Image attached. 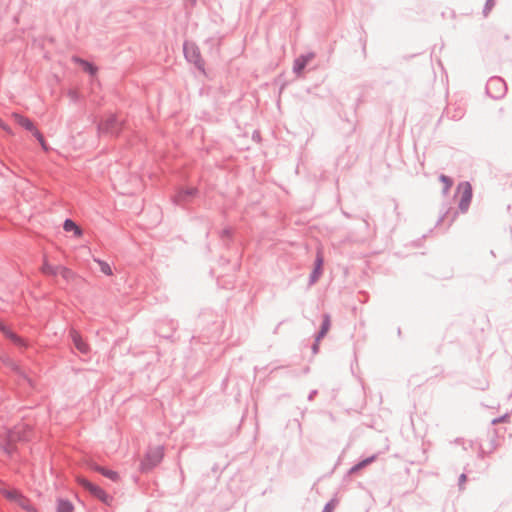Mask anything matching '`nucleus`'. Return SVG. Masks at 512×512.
<instances>
[{"label": "nucleus", "mask_w": 512, "mask_h": 512, "mask_svg": "<svg viewBox=\"0 0 512 512\" xmlns=\"http://www.w3.org/2000/svg\"><path fill=\"white\" fill-rule=\"evenodd\" d=\"M124 125L125 121H120L116 114H110L98 123L97 132L99 136L105 135L117 138L122 133Z\"/></svg>", "instance_id": "1"}, {"label": "nucleus", "mask_w": 512, "mask_h": 512, "mask_svg": "<svg viewBox=\"0 0 512 512\" xmlns=\"http://www.w3.org/2000/svg\"><path fill=\"white\" fill-rule=\"evenodd\" d=\"M164 449L162 446L150 448L140 463V470L147 473L153 470L163 459Z\"/></svg>", "instance_id": "2"}, {"label": "nucleus", "mask_w": 512, "mask_h": 512, "mask_svg": "<svg viewBox=\"0 0 512 512\" xmlns=\"http://www.w3.org/2000/svg\"><path fill=\"white\" fill-rule=\"evenodd\" d=\"M183 53L186 60L195 65V67L204 72L205 70V62L201 56L199 47L189 41H185L183 44Z\"/></svg>", "instance_id": "3"}, {"label": "nucleus", "mask_w": 512, "mask_h": 512, "mask_svg": "<svg viewBox=\"0 0 512 512\" xmlns=\"http://www.w3.org/2000/svg\"><path fill=\"white\" fill-rule=\"evenodd\" d=\"M486 93L492 99H501L507 93V84L503 78L493 76L487 81Z\"/></svg>", "instance_id": "4"}, {"label": "nucleus", "mask_w": 512, "mask_h": 512, "mask_svg": "<svg viewBox=\"0 0 512 512\" xmlns=\"http://www.w3.org/2000/svg\"><path fill=\"white\" fill-rule=\"evenodd\" d=\"M79 484L85 490L89 491L90 494H92L94 497L101 500L103 503L108 504L112 500V497L109 494H107L101 487L93 484L92 482L85 478H80Z\"/></svg>", "instance_id": "5"}, {"label": "nucleus", "mask_w": 512, "mask_h": 512, "mask_svg": "<svg viewBox=\"0 0 512 512\" xmlns=\"http://www.w3.org/2000/svg\"><path fill=\"white\" fill-rule=\"evenodd\" d=\"M0 332L16 346L20 348H27L28 343L19 335L10 330L3 322L0 321Z\"/></svg>", "instance_id": "6"}, {"label": "nucleus", "mask_w": 512, "mask_h": 512, "mask_svg": "<svg viewBox=\"0 0 512 512\" xmlns=\"http://www.w3.org/2000/svg\"><path fill=\"white\" fill-rule=\"evenodd\" d=\"M69 336L75 346V348L84 355H87L90 352L89 345L83 340L82 336L75 329H71L69 331Z\"/></svg>", "instance_id": "7"}, {"label": "nucleus", "mask_w": 512, "mask_h": 512, "mask_svg": "<svg viewBox=\"0 0 512 512\" xmlns=\"http://www.w3.org/2000/svg\"><path fill=\"white\" fill-rule=\"evenodd\" d=\"M323 264H324V258L322 256V253L320 251H318L316 254V259H315V263H314V269L312 270V272L309 276L310 285L315 284L318 281V279L320 278V276L322 274Z\"/></svg>", "instance_id": "8"}, {"label": "nucleus", "mask_w": 512, "mask_h": 512, "mask_svg": "<svg viewBox=\"0 0 512 512\" xmlns=\"http://www.w3.org/2000/svg\"><path fill=\"white\" fill-rule=\"evenodd\" d=\"M72 60L74 63L79 64L82 67V69L89 75H91V76L96 75L98 68L93 63H91L85 59H82L78 56H73Z\"/></svg>", "instance_id": "9"}, {"label": "nucleus", "mask_w": 512, "mask_h": 512, "mask_svg": "<svg viewBox=\"0 0 512 512\" xmlns=\"http://www.w3.org/2000/svg\"><path fill=\"white\" fill-rule=\"evenodd\" d=\"M313 54H306V55H300L298 58L295 59L293 64V71L296 74H300L304 68L306 67L307 63L310 59H312Z\"/></svg>", "instance_id": "10"}, {"label": "nucleus", "mask_w": 512, "mask_h": 512, "mask_svg": "<svg viewBox=\"0 0 512 512\" xmlns=\"http://www.w3.org/2000/svg\"><path fill=\"white\" fill-rule=\"evenodd\" d=\"M330 327H331L330 315L329 314H324L320 330L316 334V341L317 342H320L321 339H323L326 336V334L328 333Z\"/></svg>", "instance_id": "11"}, {"label": "nucleus", "mask_w": 512, "mask_h": 512, "mask_svg": "<svg viewBox=\"0 0 512 512\" xmlns=\"http://www.w3.org/2000/svg\"><path fill=\"white\" fill-rule=\"evenodd\" d=\"M63 229L66 232H73L77 237L81 236L83 233L82 229L72 219H66L64 221Z\"/></svg>", "instance_id": "12"}, {"label": "nucleus", "mask_w": 512, "mask_h": 512, "mask_svg": "<svg viewBox=\"0 0 512 512\" xmlns=\"http://www.w3.org/2000/svg\"><path fill=\"white\" fill-rule=\"evenodd\" d=\"M376 459V456H370V457H367L363 460H361L360 462H358L357 464H355L354 466H352L349 470V474H355L357 473L358 471H360L361 469L365 468L366 466H368L369 464H371L372 462H374V460Z\"/></svg>", "instance_id": "13"}, {"label": "nucleus", "mask_w": 512, "mask_h": 512, "mask_svg": "<svg viewBox=\"0 0 512 512\" xmlns=\"http://www.w3.org/2000/svg\"><path fill=\"white\" fill-rule=\"evenodd\" d=\"M74 506L71 501L63 498L57 500L56 512H73Z\"/></svg>", "instance_id": "14"}, {"label": "nucleus", "mask_w": 512, "mask_h": 512, "mask_svg": "<svg viewBox=\"0 0 512 512\" xmlns=\"http://www.w3.org/2000/svg\"><path fill=\"white\" fill-rule=\"evenodd\" d=\"M94 469L97 472L101 473L106 478H108V479H110V480H112L114 482H116L119 479L118 473L113 471V470H109V469L103 468V467L98 466V465H96Z\"/></svg>", "instance_id": "15"}, {"label": "nucleus", "mask_w": 512, "mask_h": 512, "mask_svg": "<svg viewBox=\"0 0 512 512\" xmlns=\"http://www.w3.org/2000/svg\"><path fill=\"white\" fill-rule=\"evenodd\" d=\"M59 268H60V265L54 266V265H51L49 262L44 261V263L42 265V268H41V271L45 275L57 276L58 272H59Z\"/></svg>", "instance_id": "16"}, {"label": "nucleus", "mask_w": 512, "mask_h": 512, "mask_svg": "<svg viewBox=\"0 0 512 512\" xmlns=\"http://www.w3.org/2000/svg\"><path fill=\"white\" fill-rule=\"evenodd\" d=\"M472 196L473 194H462V197L459 201V210L462 212V213H465L468 211L469 209V206L471 204V201H472Z\"/></svg>", "instance_id": "17"}, {"label": "nucleus", "mask_w": 512, "mask_h": 512, "mask_svg": "<svg viewBox=\"0 0 512 512\" xmlns=\"http://www.w3.org/2000/svg\"><path fill=\"white\" fill-rule=\"evenodd\" d=\"M17 123L27 131L35 130L34 123L25 116L17 115Z\"/></svg>", "instance_id": "18"}, {"label": "nucleus", "mask_w": 512, "mask_h": 512, "mask_svg": "<svg viewBox=\"0 0 512 512\" xmlns=\"http://www.w3.org/2000/svg\"><path fill=\"white\" fill-rule=\"evenodd\" d=\"M0 493L8 500H11V501H14V502H17L18 499L20 498V496L22 495L19 491L17 490H8L6 488H4L3 490H0Z\"/></svg>", "instance_id": "19"}, {"label": "nucleus", "mask_w": 512, "mask_h": 512, "mask_svg": "<svg viewBox=\"0 0 512 512\" xmlns=\"http://www.w3.org/2000/svg\"><path fill=\"white\" fill-rule=\"evenodd\" d=\"M94 261L99 265L100 270L103 274L107 276H111L113 274V271L107 262L98 258H94Z\"/></svg>", "instance_id": "20"}, {"label": "nucleus", "mask_w": 512, "mask_h": 512, "mask_svg": "<svg viewBox=\"0 0 512 512\" xmlns=\"http://www.w3.org/2000/svg\"><path fill=\"white\" fill-rule=\"evenodd\" d=\"M22 509H24L25 511H28V512H35V509L33 508V506L31 505V503L29 502V500L24 497L23 495L20 496V498L18 499V501L16 502Z\"/></svg>", "instance_id": "21"}, {"label": "nucleus", "mask_w": 512, "mask_h": 512, "mask_svg": "<svg viewBox=\"0 0 512 512\" xmlns=\"http://www.w3.org/2000/svg\"><path fill=\"white\" fill-rule=\"evenodd\" d=\"M439 180L443 183L442 192H448L451 189V187L453 186V180L449 176L441 174L439 176Z\"/></svg>", "instance_id": "22"}, {"label": "nucleus", "mask_w": 512, "mask_h": 512, "mask_svg": "<svg viewBox=\"0 0 512 512\" xmlns=\"http://www.w3.org/2000/svg\"><path fill=\"white\" fill-rule=\"evenodd\" d=\"M455 192H472V186L470 182L462 181L457 185Z\"/></svg>", "instance_id": "23"}, {"label": "nucleus", "mask_w": 512, "mask_h": 512, "mask_svg": "<svg viewBox=\"0 0 512 512\" xmlns=\"http://www.w3.org/2000/svg\"><path fill=\"white\" fill-rule=\"evenodd\" d=\"M496 4V0H486L484 8H483V16L487 17L491 10L494 8Z\"/></svg>", "instance_id": "24"}, {"label": "nucleus", "mask_w": 512, "mask_h": 512, "mask_svg": "<svg viewBox=\"0 0 512 512\" xmlns=\"http://www.w3.org/2000/svg\"><path fill=\"white\" fill-rule=\"evenodd\" d=\"M58 274H60L65 280H69L73 276L71 269L61 265Z\"/></svg>", "instance_id": "25"}, {"label": "nucleus", "mask_w": 512, "mask_h": 512, "mask_svg": "<svg viewBox=\"0 0 512 512\" xmlns=\"http://www.w3.org/2000/svg\"><path fill=\"white\" fill-rule=\"evenodd\" d=\"M499 446V442L497 437H492V439L489 441L487 452L492 453L496 448Z\"/></svg>", "instance_id": "26"}, {"label": "nucleus", "mask_w": 512, "mask_h": 512, "mask_svg": "<svg viewBox=\"0 0 512 512\" xmlns=\"http://www.w3.org/2000/svg\"><path fill=\"white\" fill-rule=\"evenodd\" d=\"M3 450L7 455H12L15 452L16 447L11 443V441H7V443L3 446Z\"/></svg>", "instance_id": "27"}, {"label": "nucleus", "mask_w": 512, "mask_h": 512, "mask_svg": "<svg viewBox=\"0 0 512 512\" xmlns=\"http://www.w3.org/2000/svg\"><path fill=\"white\" fill-rule=\"evenodd\" d=\"M336 507V500L332 499L323 508L322 512H333Z\"/></svg>", "instance_id": "28"}, {"label": "nucleus", "mask_w": 512, "mask_h": 512, "mask_svg": "<svg viewBox=\"0 0 512 512\" xmlns=\"http://www.w3.org/2000/svg\"><path fill=\"white\" fill-rule=\"evenodd\" d=\"M232 229L230 227H227V228H224L220 234V237L225 240V239H231L232 237Z\"/></svg>", "instance_id": "29"}, {"label": "nucleus", "mask_w": 512, "mask_h": 512, "mask_svg": "<svg viewBox=\"0 0 512 512\" xmlns=\"http://www.w3.org/2000/svg\"><path fill=\"white\" fill-rule=\"evenodd\" d=\"M192 195L193 194H182V193L174 194V197L172 198V201L174 202V204L180 205L183 197H185V196H192Z\"/></svg>", "instance_id": "30"}, {"label": "nucleus", "mask_w": 512, "mask_h": 512, "mask_svg": "<svg viewBox=\"0 0 512 512\" xmlns=\"http://www.w3.org/2000/svg\"><path fill=\"white\" fill-rule=\"evenodd\" d=\"M509 418V415L508 414H505L503 416H500L498 418H494L492 421H491V424L492 425H496V424H499V423H502V422H505L507 421V419Z\"/></svg>", "instance_id": "31"}, {"label": "nucleus", "mask_w": 512, "mask_h": 512, "mask_svg": "<svg viewBox=\"0 0 512 512\" xmlns=\"http://www.w3.org/2000/svg\"><path fill=\"white\" fill-rule=\"evenodd\" d=\"M68 96L71 98V100L73 102H77L78 99H79V95H78V92L75 91V90H69L68 91Z\"/></svg>", "instance_id": "32"}, {"label": "nucleus", "mask_w": 512, "mask_h": 512, "mask_svg": "<svg viewBox=\"0 0 512 512\" xmlns=\"http://www.w3.org/2000/svg\"><path fill=\"white\" fill-rule=\"evenodd\" d=\"M466 474L462 473L460 476H459V482H458V486H459V489L462 490L464 489V483L466 482Z\"/></svg>", "instance_id": "33"}, {"label": "nucleus", "mask_w": 512, "mask_h": 512, "mask_svg": "<svg viewBox=\"0 0 512 512\" xmlns=\"http://www.w3.org/2000/svg\"><path fill=\"white\" fill-rule=\"evenodd\" d=\"M464 112L462 109L456 110L455 114L452 115L453 119H460L463 116Z\"/></svg>", "instance_id": "34"}, {"label": "nucleus", "mask_w": 512, "mask_h": 512, "mask_svg": "<svg viewBox=\"0 0 512 512\" xmlns=\"http://www.w3.org/2000/svg\"><path fill=\"white\" fill-rule=\"evenodd\" d=\"M36 139H42L43 134L35 127V130L31 131Z\"/></svg>", "instance_id": "35"}, {"label": "nucleus", "mask_w": 512, "mask_h": 512, "mask_svg": "<svg viewBox=\"0 0 512 512\" xmlns=\"http://www.w3.org/2000/svg\"><path fill=\"white\" fill-rule=\"evenodd\" d=\"M317 394H318V391H317L316 389H314V390L310 391V393H309V395H308V400H309V401H312V400L315 398V396H316Z\"/></svg>", "instance_id": "36"}, {"label": "nucleus", "mask_w": 512, "mask_h": 512, "mask_svg": "<svg viewBox=\"0 0 512 512\" xmlns=\"http://www.w3.org/2000/svg\"><path fill=\"white\" fill-rule=\"evenodd\" d=\"M312 351L314 354L318 353L319 351V342L315 340L314 344L312 345Z\"/></svg>", "instance_id": "37"}, {"label": "nucleus", "mask_w": 512, "mask_h": 512, "mask_svg": "<svg viewBox=\"0 0 512 512\" xmlns=\"http://www.w3.org/2000/svg\"><path fill=\"white\" fill-rule=\"evenodd\" d=\"M7 365H9L13 370L17 371L18 370V366L11 360H7Z\"/></svg>", "instance_id": "38"}, {"label": "nucleus", "mask_w": 512, "mask_h": 512, "mask_svg": "<svg viewBox=\"0 0 512 512\" xmlns=\"http://www.w3.org/2000/svg\"><path fill=\"white\" fill-rule=\"evenodd\" d=\"M485 454H489V453L487 452V448L481 447V448H480V457H482V458H483V457L485 456Z\"/></svg>", "instance_id": "39"}, {"label": "nucleus", "mask_w": 512, "mask_h": 512, "mask_svg": "<svg viewBox=\"0 0 512 512\" xmlns=\"http://www.w3.org/2000/svg\"><path fill=\"white\" fill-rule=\"evenodd\" d=\"M448 213H449V211H446V212H445V214H444V215H442V216L438 219V221H437V223H436V226H438V225H439V224L444 220V218L447 216V214H448Z\"/></svg>", "instance_id": "40"}, {"label": "nucleus", "mask_w": 512, "mask_h": 512, "mask_svg": "<svg viewBox=\"0 0 512 512\" xmlns=\"http://www.w3.org/2000/svg\"><path fill=\"white\" fill-rule=\"evenodd\" d=\"M39 141V143L42 145L43 148H46L45 146V139H44V136H42V139H37Z\"/></svg>", "instance_id": "41"}, {"label": "nucleus", "mask_w": 512, "mask_h": 512, "mask_svg": "<svg viewBox=\"0 0 512 512\" xmlns=\"http://www.w3.org/2000/svg\"><path fill=\"white\" fill-rule=\"evenodd\" d=\"M179 192H186V193H189V192H197V190L195 189H186V190H180Z\"/></svg>", "instance_id": "42"}, {"label": "nucleus", "mask_w": 512, "mask_h": 512, "mask_svg": "<svg viewBox=\"0 0 512 512\" xmlns=\"http://www.w3.org/2000/svg\"><path fill=\"white\" fill-rule=\"evenodd\" d=\"M3 486H4V483H3V481H2V480H0V490H3V489H4V487H3Z\"/></svg>", "instance_id": "43"}, {"label": "nucleus", "mask_w": 512, "mask_h": 512, "mask_svg": "<svg viewBox=\"0 0 512 512\" xmlns=\"http://www.w3.org/2000/svg\"><path fill=\"white\" fill-rule=\"evenodd\" d=\"M454 215H456V213H454ZM454 218H455V216H453V218L451 219L450 224H451L452 222H454Z\"/></svg>", "instance_id": "44"}, {"label": "nucleus", "mask_w": 512, "mask_h": 512, "mask_svg": "<svg viewBox=\"0 0 512 512\" xmlns=\"http://www.w3.org/2000/svg\"><path fill=\"white\" fill-rule=\"evenodd\" d=\"M196 0H193V2H195Z\"/></svg>", "instance_id": "45"}]
</instances>
